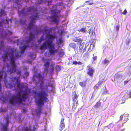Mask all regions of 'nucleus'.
<instances>
[{
	"mask_svg": "<svg viewBox=\"0 0 131 131\" xmlns=\"http://www.w3.org/2000/svg\"><path fill=\"white\" fill-rule=\"evenodd\" d=\"M21 70H17L16 73L17 74L19 75L18 78L15 77L12 78L11 80L12 81L9 84L10 89L13 87H15L16 84L17 88H14L13 90L14 91L18 90V91L16 95H13L9 100L10 103L14 105L16 104L17 102L21 103L23 101H25L26 98L27 93L26 91L22 95H21V93L23 89L24 86L23 83H20V81H18L20 76L21 75Z\"/></svg>",
	"mask_w": 131,
	"mask_h": 131,
	"instance_id": "nucleus-1",
	"label": "nucleus"
},
{
	"mask_svg": "<svg viewBox=\"0 0 131 131\" xmlns=\"http://www.w3.org/2000/svg\"><path fill=\"white\" fill-rule=\"evenodd\" d=\"M28 11L29 12H32L33 13V14L30 17L31 19L30 20L28 27L26 29L29 30L35 29L36 31H38V27L35 25V20L38 19L39 17L38 13H37L38 11L37 8H35L34 6H30L28 8Z\"/></svg>",
	"mask_w": 131,
	"mask_h": 131,
	"instance_id": "nucleus-2",
	"label": "nucleus"
},
{
	"mask_svg": "<svg viewBox=\"0 0 131 131\" xmlns=\"http://www.w3.org/2000/svg\"><path fill=\"white\" fill-rule=\"evenodd\" d=\"M37 95L39 98L37 100L36 103L38 105L40 106L39 107L38 109L36 110V111L37 115H39L41 113L42 109L41 105H44V103L43 102L47 100L48 99L47 97L48 96V95L45 91L39 92Z\"/></svg>",
	"mask_w": 131,
	"mask_h": 131,
	"instance_id": "nucleus-3",
	"label": "nucleus"
},
{
	"mask_svg": "<svg viewBox=\"0 0 131 131\" xmlns=\"http://www.w3.org/2000/svg\"><path fill=\"white\" fill-rule=\"evenodd\" d=\"M52 41L48 40L46 41L41 46L40 49L42 50L48 48L49 49L50 54L51 55H54L55 53L58 52V50L55 48L54 44H52Z\"/></svg>",
	"mask_w": 131,
	"mask_h": 131,
	"instance_id": "nucleus-4",
	"label": "nucleus"
},
{
	"mask_svg": "<svg viewBox=\"0 0 131 131\" xmlns=\"http://www.w3.org/2000/svg\"><path fill=\"white\" fill-rule=\"evenodd\" d=\"M51 12L53 14L52 16H51L52 18V21L54 22H58V14L59 13L60 11L56 9L51 10Z\"/></svg>",
	"mask_w": 131,
	"mask_h": 131,
	"instance_id": "nucleus-5",
	"label": "nucleus"
},
{
	"mask_svg": "<svg viewBox=\"0 0 131 131\" xmlns=\"http://www.w3.org/2000/svg\"><path fill=\"white\" fill-rule=\"evenodd\" d=\"M10 64L12 65V68L9 70V71L10 72V74H11L13 73L16 72V68L15 62V58H11Z\"/></svg>",
	"mask_w": 131,
	"mask_h": 131,
	"instance_id": "nucleus-6",
	"label": "nucleus"
},
{
	"mask_svg": "<svg viewBox=\"0 0 131 131\" xmlns=\"http://www.w3.org/2000/svg\"><path fill=\"white\" fill-rule=\"evenodd\" d=\"M16 52V50H14L13 49H11V51L9 54H8L7 52H5L4 54V57L2 56L1 57H15L14 54Z\"/></svg>",
	"mask_w": 131,
	"mask_h": 131,
	"instance_id": "nucleus-7",
	"label": "nucleus"
},
{
	"mask_svg": "<svg viewBox=\"0 0 131 131\" xmlns=\"http://www.w3.org/2000/svg\"><path fill=\"white\" fill-rule=\"evenodd\" d=\"M7 76V73L5 71H0V81L2 80V79H4L3 81L6 85L7 82L6 80Z\"/></svg>",
	"mask_w": 131,
	"mask_h": 131,
	"instance_id": "nucleus-8",
	"label": "nucleus"
},
{
	"mask_svg": "<svg viewBox=\"0 0 131 131\" xmlns=\"http://www.w3.org/2000/svg\"><path fill=\"white\" fill-rule=\"evenodd\" d=\"M90 65H88L87 67V69L88 71L87 72V74L89 75L91 77H92L94 72V70L93 68H91Z\"/></svg>",
	"mask_w": 131,
	"mask_h": 131,
	"instance_id": "nucleus-9",
	"label": "nucleus"
},
{
	"mask_svg": "<svg viewBox=\"0 0 131 131\" xmlns=\"http://www.w3.org/2000/svg\"><path fill=\"white\" fill-rule=\"evenodd\" d=\"M85 43L83 42L82 44L80 45V46L79 48V50L78 51L77 53L80 55H82L84 51V49H85V47H84V46Z\"/></svg>",
	"mask_w": 131,
	"mask_h": 131,
	"instance_id": "nucleus-10",
	"label": "nucleus"
},
{
	"mask_svg": "<svg viewBox=\"0 0 131 131\" xmlns=\"http://www.w3.org/2000/svg\"><path fill=\"white\" fill-rule=\"evenodd\" d=\"M128 115L125 113L122 114L120 116V120L124 123L126 122L128 120Z\"/></svg>",
	"mask_w": 131,
	"mask_h": 131,
	"instance_id": "nucleus-11",
	"label": "nucleus"
},
{
	"mask_svg": "<svg viewBox=\"0 0 131 131\" xmlns=\"http://www.w3.org/2000/svg\"><path fill=\"white\" fill-rule=\"evenodd\" d=\"M46 36L48 39L49 40L52 41V42L56 37V36L50 34H47Z\"/></svg>",
	"mask_w": 131,
	"mask_h": 131,
	"instance_id": "nucleus-12",
	"label": "nucleus"
},
{
	"mask_svg": "<svg viewBox=\"0 0 131 131\" xmlns=\"http://www.w3.org/2000/svg\"><path fill=\"white\" fill-rule=\"evenodd\" d=\"M35 38V35L32 34L31 32L29 33V35L28 37V39L26 41L27 43H29L30 41L32 40Z\"/></svg>",
	"mask_w": 131,
	"mask_h": 131,
	"instance_id": "nucleus-13",
	"label": "nucleus"
},
{
	"mask_svg": "<svg viewBox=\"0 0 131 131\" xmlns=\"http://www.w3.org/2000/svg\"><path fill=\"white\" fill-rule=\"evenodd\" d=\"M73 40L76 42H77L78 43H79L81 44H82L83 42V40L81 38H79V37H75L73 39Z\"/></svg>",
	"mask_w": 131,
	"mask_h": 131,
	"instance_id": "nucleus-14",
	"label": "nucleus"
},
{
	"mask_svg": "<svg viewBox=\"0 0 131 131\" xmlns=\"http://www.w3.org/2000/svg\"><path fill=\"white\" fill-rule=\"evenodd\" d=\"M47 27L46 26H45L44 28L41 30H40V31L41 32H43V33H44L45 32H46L48 31V34H50V32L52 30V28H51L49 29H47Z\"/></svg>",
	"mask_w": 131,
	"mask_h": 131,
	"instance_id": "nucleus-15",
	"label": "nucleus"
},
{
	"mask_svg": "<svg viewBox=\"0 0 131 131\" xmlns=\"http://www.w3.org/2000/svg\"><path fill=\"white\" fill-rule=\"evenodd\" d=\"M50 60H47L43 65L44 71L46 72H47L48 70V68L50 63Z\"/></svg>",
	"mask_w": 131,
	"mask_h": 131,
	"instance_id": "nucleus-16",
	"label": "nucleus"
},
{
	"mask_svg": "<svg viewBox=\"0 0 131 131\" xmlns=\"http://www.w3.org/2000/svg\"><path fill=\"white\" fill-rule=\"evenodd\" d=\"M64 119L62 118L60 124V127L62 129L61 130L64 128L65 127V124L64 123Z\"/></svg>",
	"mask_w": 131,
	"mask_h": 131,
	"instance_id": "nucleus-17",
	"label": "nucleus"
},
{
	"mask_svg": "<svg viewBox=\"0 0 131 131\" xmlns=\"http://www.w3.org/2000/svg\"><path fill=\"white\" fill-rule=\"evenodd\" d=\"M74 96L72 100L73 102H75L77 100L78 98L79 95L76 91H74Z\"/></svg>",
	"mask_w": 131,
	"mask_h": 131,
	"instance_id": "nucleus-18",
	"label": "nucleus"
},
{
	"mask_svg": "<svg viewBox=\"0 0 131 131\" xmlns=\"http://www.w3.org/2000/svg\"><path fill=\"white\" fill-rule=\"evenodd\" d=\"M122 75L121 74L116 73L115 76V78L117 79H120L122 78Z\"/></svg>",
	"mask_w": 131,
	"mask_h": 131,
	"instance_id": "nucleus-19",
	"label": "nucleus"
},
{
	"mask_svg": "<svg viewBox=\"0 0 131 131\" xmlns=\"http://www.w3.org/2000/svg\"><path fill=\"white\" fill-rule=\"evenodd\" d=\"M9 124L8 122L7 121L6 124L4 125L2 128L3 131H7V127Z\"/></svg>",
	"mask_w": 131,
	"mask_h": 131,
	"instance_id": "nucleus-20",
	"label": "nucleus"
},
{
	"mask_svg": "<svg viewBox=\"0 0 131 131\" xmlns=\"http://www.w3.org/2000/svg\"><path fill=\"white\" fill-rule=\"evenodd\" d=\"M111 60V59L109 60L108 59L106 58L103 62V63L104 64L106 65V66H107Z\"/></svg>",
	"mask_w": 131,
	"mask_h": 131,
	"instance_id": "nucleus-21",
	"label": "nucleus"
},
{
	"mask_svg": "<svg viewBox=\"0 0 131 131\" xmlns=\"http://www.w3.org/2000/svg\"><path fill=\"white\" fill-rule=\"evenodd\" d=\"M54 65L52 64L51 65L50 67L49 70L50 73H52L53 72L54 70Z\"/></svg>",
	"mask_w": 131,
	"mask_h": 131,
	"instance_id": "nucleus-22",
	"label": "nucleus"
},
{
	"mask_svg": "<svg viewBox=\"0 0 131 131\" xmlns=\"http://www.w3.org/2000/svg\"><path fill=\"white\" fill-rule=\"evenodd\" d=\"M76 45L74 43H71L69 44V46L71 48H72L74 49L75 48Z\"/></svg>",
	"mask_w": 131,
	"mask_h": 131,
	"instance_id": "nucleus-23",
	"label": "nucleus"
},
{
	"mask_svg": "<svg viewBox=\"0 0 131 131\" xmlns=\"http://www.w3.org/2000/svg\"><path fill=\"white\" fill-rule=\"evenodd\" d=\"M60 57H62L65 54L64 52L63 51H60L58 53Z\"/></svg>",
	"mask_w": 131,
	"mask_h": 131,
	"instance_id": "nucleus-24",
	"label": "nucleus"
},
{
	"mask_svg": "<svg viewBox=\"0 0 131 131\" xmlns=\"http://www.w3.org/2000/svg\"><path fill=\"white\" fill-rule=\"evenodd\" d=\"M22 0H13L14 3H16L18 5H20L21 4L20 2Z\"/></svg>",
	"mask_w": 131,
	"mask_h": 131,
	"instance_id": "nucleus-25",
	"label": "nucleus"
},
{
	"mask_svg": "<svg viewBox=\"0 0 131 131\" xmlns=\"http://www.w3.org/2000/svg\"><path fill=\"white\" fill-rule=\"evenodd\" d=\"M101 105V103L99 102H97L94 105V108H98Z\"/></svg>",
	"mask_w": 131,
	"mask_h": 131,
	"instance_id": "nucleus-26",
	"label": "nucleus"
},
{
	"mask_svg": "<svg viewBox=\"0 0 131 131\" xmlns=\"http://www.w3.org/2000/svg\"><path fill=\"white\" fill-rule=\"evenodd\" d=\"M103 130V131H111V129L107 126H106L104 127Z\"/></svg>",
	"mask_w": 131,
	"mask_h": 131,
	"instance_id": "nucleus-27",
	"label": "nucleus"
},
{
	"mask_svg": "<svg viewBox=\"0 0 131 131\" xmlns=\"http://www.w3.org/2000/svg\"><path fill=\"white\" fill-rule=\"evenodd\" d=\"M86 28H81L78 30V31L79 32H85L86 31Z\"/></svg>",
	"mask_w": 131,
	"mask_h": 131,
	"instance_id": "nucleus-28",
	"label": "nucleus"
},
{
	"mask_svg": "<svg viewBox=\"0 0 131 131\" xmlns=\"http://www.w3.org/2000/svg\"><path fill=\"white\" fill-rule=\"evenodd\" d=\"M127 99V97H126V96L125 95H124L122 99V101H123L124 102H122V103H124V101H125Z\"/></svg>",
	"mask_w": 131,
	"mask_h": 131,
	"instance_id": "nucleus-29",
	"label": "nucleus"
},
{
	"mask_svg": "<svg viewBox=\"0 0 131 131\" xmlns=\"http://www.w3.org/2000/svg\"><path fill=\"white\" fill-rule=\"evenodd\" d=\"M127 94L128 96L127 98H131V91H127Z\"/></svg>",
	"mask_w": 131,
	"mask_h": 131,
	"instance_id": "nucleus-30",
	"label": "nucleus"
},
{
	"mask_svg": "<svg viewBox=\"0 0 131 131\" xmlns=\"http://www.w3.org/2000/svg\"><path fill=\"white\" fill-rule=\"evenodd\" d=\"M44 40V39L43 37H41L39 40L38 41V43L39 44L41 42Z\"/></svg>",
	"mask_w": 131,
	"mask_h": 131,
	"instance_id": "nucleus-31",
	"label": "nucleus"
},
{
	"mask_svg": "<svg viewBox=\"0 0 131 131\" xmlns=\"http://www.w3.org/2000/svg\"><path fill=\"white\" fill-rule=\"evenodd\" d=\"M79 84L82 86H84L86 85V84L83 82H79Z\"/></svg>",
	"mask_w": 131,
	"mask_h": 131,
	"instance_id": "nucleus-32",
	"label": "nucleus"
},
{
	"mask_svg": "<svg viewBox=\"0 0 131 131\" xmlns=\"http://www.w3.org/2000/svg\"><path fill=\"white\" fill-rule=\"evenodd\" d=\"M26 21V19H25L23 20L22 19H21L20 20V21L21 23L22 24H24Z\"/></svg>",
	"mask_w": 131,
	"mask_h": 131,
	"instance_id": "nucleus-33",
	"label": "nucleus"
},
{
	"mask_svg": "<svg viewBox=\"0 0 131 131\" xmlns=\"http://www.w3.org/2000/svg\"><path fill=\"white\" fill-rule=\"evenodd\" d=\"M63 40L61 39H59L58 40V43L61 44L63 42Z\"/></svg>",
	"mask_w": 131,
	"mask_h": 131,
	"instance_id": "nucleus-34",
	"label": "nucleus"
},
{
	"mask_svg": "<svg viewBox=\"0 0 131 131\" xmlns=\"http://www.w3.org/2000/svg\"><path fill=\"white\" fill-rule=\"evenodd\" d=\"M36 76L37 78H42L41 75L40 73H39L37 74Z\"/></svg>",
	"mask_w": 131,
	"mask_h": 131,
	"instance_id": "nucleus-35",
	"label": "nucleus"
},
{
	"mask_svg": "<svg viewBox=\"0 0 131 131\" xmlns=\"http://www.w3.org/2000/svg\"><path fill=\"white\" fill-rule=\"evenodd\" d=\"M107 92H108V91L107 90L106 87H105V91L103 92V94H106L107 93Z\"/></svg>",
	"mask_w": 131,
	"mask_h": 131,
	"instance_id": "nucleus-36",
	"label": "nucleus"
},
{
	"mask_svg": "<svg viewBox=\"0 0 131 131\" xmlns=\"http://www.w3.org/2000/svg\"><path fill=\"white\" fill-rule=\"evenodd\" d=\"M130 39H128L127 40H126V44L127 45H128V44H129V43L130 42Z\"/></svg>",
	"mask_w": 131,
	"mask_h": 131,
	"instance_id": "nucleus-37",
	"label": "nucleus"
},
{
	"mask_svg": "<svg viewBox=\"0 0 131 131\" xmlns=\"http://www.w3.org/2000/svg\"><path fill=\"white\" fill-rule=\"evenodd\" d=\"M127 13L126 10L125 9L124 11L122 12V14L124 15H126Z\"/></svg>",
	"mask_w": 131,
	"mask_h": 131,
	"instance_id": "nucleus-38",
	"label": "nucleus"
},
{
	"mask_svg": "<svg viewBox=\"0 0 131 131\" xmlns=\"http://www.w3.org/2000/svg\"><path fill=\"white\" fill-rule=\"evenodd\" d=\"M119 28V26L118 25L117 26L115 27V29L116 31H118Z\"/></svg>",
	"mask_w": 131,
	"mask_h": 131,
	"instance_id": "nucleus-39",
	"label": "nucleus"
},
{
	"mask_svg": "<svg viewBox=\"0 0 131 131\" xmlns=\"http://www.w3.org/2000/svg\"><path fill=\"white\" fill-rule=\"evenodd\" d=\"M89 56V53L88 52H86L84 54V57H88Z\"/></svg>",
	"mask_w": 131,
	"mask_h": 131,
	"instance_id": "nucleus-40",
	"label": "nucleus"
},
{
	"mask_svg": "<svg viewBox=\"0 0 131 131\" xmlns=\"http://www.w3.org/2000/svg\"><path fill=\"white\" fill-rule=\"evenodd\" d=\"M86 10H84V12L86 13H87L89 10V8L88 7H87L85 8Z\"/></svg>",
	"mask_w": 131,
	"mask_h": 131,
	"instance_id": "nucleus-41",
	"label": "nucleus"
},
{
	"mask_svg": "<svg viewBox=\"0 0 131 131\" xmlns=\"http://www.w3.org/2000/svg\"><path fill=\"white\" fill-rule=\"evenodd\" d=\"M26 48V46H25L24 47L23 49L22 50V51H21V53L24 52L25 51V49Z\"/></svg>",
	"mask_w": 131,
	"mask_h": 131,
	"instance_id": "nucleus-42",
	"label": "nucleus"
},
{
	"mask_svg": "<svg viewBox=\"0 0 131 131\" xmlns=\"http://www.w3.org/2000/svg\"><path fill=\"white\" fill-rule=\"evenodd\" d=\"M78 101H77L76 102V103H74V104H73V107H74V106H75V104H76V107H76V106H78Z\"/></svg>",
	"mask_w": 131,
	"mask_h": 131,
	"instance_id": "nucleus-43",
	"label": "nucleus"
},
{
	"mask_svg": "<svg viewBox=\"0 0 131 131\" xmlns=\"http://www.w3.org/2000/svg\"><path fill=\"white\" fill-rule=\"evenodd\" d=\"M72 64H74L75 65H76L78 64V62L77 61H74L72 62Z\"/></svg>",
	"mask_w": 131,
	"mask_h": 131,
	"instance_id": "nucleus-44",
	"label": "nucleus"
},
{
	"mask_svg": "<svg viewBox=\"0 0 131 131\" xmlns=\"http://www.w3.org/2000/svg\"><path fill=\"white\" fill-rule=\"evenodd\" d=\"M93 32L92 31H91V30L90 29L89 30V34L90 35H92L93 34Z\"/></svg>",
	"mask_w": 131,
	"mask_h": 131,
	"instance_id": "nucleus-45",
	"label": "nucleus"
},
{
	"mask_svg": "<svg viewBox=\"0 0 131 131\" xmlns=\"http://www.w3.org/2000/svg\"><path fill=\"white\" fill-rule=\"evenodd\" d=\"M129 80H126L125 81H124V85H125L126 84H127V83L129 81Z\"/></svg>",
	"mask_w": 131,
	"mask_h": 131,
	"instance_id": "nucleus-46",
	"label": "nucleus"
},
{
	"mask_svg": "<svg viewBox=\"0 0 131 131\" xmlns=\"http://www.w3.org/2000/svg\"><path fill=\"white\" fill-rule=\"evenodd\" d=\"M9 20H10V21H11V20H7V19H6V24H9L8 21H9Z\"/></svg>",
	"mask_w": 131,
	"mask_h": 131,
	"instance_id": "nucleus-47",
	"label": "nucleus"
},
{
	"mask_svg": "<svg viewBox=\"0 0 131 131\" xmlns=\"http://www.w3.org/2000/svg\"><path fill=\"white\" fill-rule=\"evenodd\" d=\"M25 74L26 75V76H27L29 75V73L28 72H26L25 73Z\"/></svg>",
	"mask_w": 131,
	"mask_h": 131,
	"instance_id": "nucleus-48",
	"label": "nucleus"
},
{
	"mask_svg": "<svg viewBox=\"0 0 131 131\" xmlns=\"http://www.w3.org/2000/svg\"><path fill=\"white\" fill-rule=\"evenodd\" d=\"M49 54V52H46L45 53V55L46 56H48Z\"/></svg>",
	"mask_w": 131,
	"mask_h": 131,
	"instance_id": "nucleus-49",
	"label": "nucleus"
},
{
	"mask_svg": "<svg viewBox=\"0 0 131 131\" xmlns=\"http://www.w3.org/2000/svg\"><path fill=\"white\" fill-rule=\"evenodd\" d=\"M82 64V63L81 62L79 61L78 62V64L79 65H81Z\"/></svg>",
	"mask_w": 131,
	"mask_h": 131,
	"instance_id": "nucleus-50",
	"label": "nucleus"
},
{
	"mask_svg": "<svg viewBox=\"0 0 131 131\" xmlns=\"http://www.w3.org/2000/svg\"><path fill=\"white\" fill-rule=\"evenodd\" d=\"M46 86L47 87H48L49 86H52L51 84H48V85H47V84H46Z\"/></svg>",
	"mask_w": 131,
	"mask_h": 131,
	"instance_id": "nucleus-51",
	"label": "nucleus"
},
{
	"mask_svg": "<svg viewBox=\"0 0 131 131\" xmlns=\"http://www.w3.org/2000/svg\"><path fill=\"white\" fill-rule=\"evenodd\" d=\"M1 83H0V91H1Z\"/></svg>",
	"mask_w": 131,
	"mask_h": 131,
	"instance_id": "nucleus-52",
	"label": "nucleus"
},
{
	"mask_svg": "<svg viewBox=\"0 0 131 131\" xmlns=\"http://www.w3.org/2000/svg\"><path fill=\"white\" fill-rule=\"evenodd\" d=\"M93 3H89V5H93Z\"/></svg>",
	"mask_w": 131,
	"mask_h": 131,
	"instance_id": "nucleus-53",
	"label": "nucleus"
},
{
	"mask_svg": "<svg viewBox=\"0 0 131 131\" xmlns=\"http://www.w3.org/2000/svg\"><path fill=\"white\" fill-rule=\"evenodd\" d=\"M43 79H41L40 80V81L41 82V83H43Z\"/></svg>",
	"mask_w": 131,
	"mask_h": 131,
	"instance_id": "nucleus-54",
	"label": "nucleus"
},
{
	"mask_svg": "<svg viewBox=\"0 0 131 131\" xmlns=\"http://www.w3.org/2000/svg\"><path fill=\"white\" fill-rule=\"evenodd\" d=\"M93 60H96V58H93Z\"/></svg>",
	"mask_w": 131,
	"mask_h": 131,
	"instance_id": "nucleus-55",
	"label": "nucleus"
},
{
	"mask_svg": "<svg viewBox=\"0 0 131 131\" xmlns=\"http://www.w3.org/2000/svg\"><path fill=\"white\" fill-rule=\"evenodd\" d=\"M25 0V1L26 2V3L29 1V0Z\"/></svg>",
	"mask_w": 131,
	"mask_h": 131,
	"instance_id": "nucleus-56",
	"label": "nucleus"
},
{
	"mask_svg": "<svg viewBox=\"0 0 131 131\" xmlns=\"http://www.w3.org/2000/svg\"><path fill=\"white\" fill-rule=\"evenodd\" d=\"M93 57H94H94H97V56H94V54H93Z\"/></svg>",
	"mask_w": 131,
	"mask_h": 131,
	"instance_id": "nucleus-57",
	"label": "nucleus"
},
{
	"mask_svg": "<svg viewBox=\"0 0 131 131\" xmlns=\"http://www.w3.org/2000/svg\"><path fill=\"white\" fill-rule=\"evenodd\" d=\"M71 62H71V61H70V62H69L68 63V64H70V63H71Z\"/></svg>",
	"mask_w": 131,
	"mask_h": 131,
	"instance_id": "nucleus-58",
	"label": "nucleus"
},
{
	"mask_svg": "<svg viewBox=\"0 0 131 131\" xmlns=\"http://www.w3.org/2000/svg\"><path fill=\"white\" fill-rule=\"evenodd\" d=\"M2 23H0V26L1 27L2 26Z\"/></svg>",
	"mask_w": 131,
	"mask_h": 131,
	"instance_id": "nucleus-59",
	"label": "nucleus"
},
{
	"mask_svg": "<svg viewBox=\"0 0 131 131\" xmlns=\"http://www.w3.org/2000/svg\"><path fill=\"white\" fill-rule=\"evenodd\" d=\"M89 2V1H86L85 2V3H87L88 2Z\"/></svg>",
	"mask_w": 131,
	"mask_h": 131,
	"instance_id": "nucleus-60",
	"label": "nucleus"
},
{
	"mask_svg": "<svg viewBox=\"0 0 131 131\" xmlns=\"http://www.w3.org/2000/svg\"><path fill=\"white\" fill-rule=\"evenodd\" d=\"M22 12H23V14L24 13V11L23 10L22 11Z\"/></svg>",
	"mask_w": 131,
	"mask_h": 131,
	"instance_id": "nucleus-61",
	"label": "nucleus"
},
{
	"mask_svg": "<svg viewBox=\"0 0 131 131\" xmlns=\"http://www.w3.org/2000/svg\"><path fill=\"white\" fill-rule=\"evenodd\" d=\"M83 66H82V68H81V70H82V69H83Z\"/></svg>",
	"mask_w": 131,
	"mask_h": 131,
	"instance_id": "nucleus-62",
	"label": "nucleus"
},
{
	"mask_svg": "<svg viewBox=\"0 0 131 131\" xmlns=\"http://www.w3.org/2000/svg\"><path fill=\"white\" fill-rule=\"evenodd\" d=\"M84 10H86V9L85 8H84Z\"/></svg>",
	"mask_w": 131,
	"mask_h": 131,
	"instance_id": "nucleus-63",
	"label": "nucleus"
},
{
	"mask_svg": "<svg viewBox=\"0 0 131 131\" xmlns=\"http://www.w3.org/2000/svg\"><path fill=\"white\" fill-rule=\"evenodd\" d=\"M43 58V59H42V60H44L45 58Z\"/></svg>",
	"mask_w": 131,
	"mask_h": 131,
	"instance_id": "nucleus-64",
	"label": "nucleus"
}]
</instances>
